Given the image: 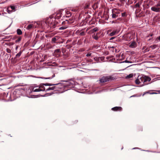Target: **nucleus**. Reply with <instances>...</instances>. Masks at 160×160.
Masks as SVG:
<instances>
[{
	"instance_id": "37",
	"label": "nucleus",
	"mask_w": 160,
	"mask_h": 160,
	"mask_svg": "<svg viewBox=\"0 0 160 160\" xmlns=\"http://www.w3.org/2000/svg\"><path fill=\"white\" fill-rule=\"evenodd\" d=\"M118 20L121 21L122 20V19L120 18H118L116 20L117 21Z\"/></svg>"
},
{
	"instance_id": "11",
	"label": "nucleus",
	"mask_w": 160,
	"mask_h": 160,
	"mask_svg": "<svg viewBox=\"0 0 160 160\" xmlns=\"http://www.w3.org/2000/svg\"><path fill=\"white\" fill-rule=\"evenodd\" d=\"M112 18H116L117 17H118V15H116V13H114L112 12Z\"/></svg>"
},
{
	"instance_id": "16",
	"label": "nucleus",
	"mask_w": 160,
	"mask_h": 160,
	"mask_svg": "<svg viewBox=\"0 0 160 160\" xmlns=\"http://www.w3.org/2000/svg\"><path fill=\"white\" fill-rule=\"evenodd\" d=\"M17 33L18 35H20L22 34V31L19 29H18L17 30Z\"/></svg>"
},
{
	"instance_id": "15",
	"label": "nucleus",
	"mask_w": 160,
	"mask_h": 160,
	"mask_svg": "<svg viewBox=\"0 0 160 160\" xmlns=\"http://www.w3.org/2000/svg\"><path fill=\"white\" fill-rule=\"evenodd\" d=\"M33 27L32 24H29L27 27L26 28L27 29L30 30Z\"/></svg>"
},
{
	"instance_id": "7",
	"label": "nucleus",
	"mask_w": 160,
	"mask_h": 160,
	"mask_svg": "<svg viewBox=\"0 0 160 160\" xmlns=\"http://www.w3.org/2000/svg\"><path fill=\"white\" fill-rule=\"evenodd\" d=\"M16 7L14 5L11 6L10 7H9L7 8L8 12V13H11L10 9H11L12 10L15 11V10Z\"/></svg>"
},
{
	"instance_id": "21",
	"label": "nucleus",
	"mask_w": 160,
	"mask_h": 160,
	"mask_svg": "<svg viewBox=\"0 0 160 160\" xmlns=\"http://www.w3.org/2000/svg\"><path fill=\"white\" fill-rule=\"evenodd\" d=\"M68 20H66V21H64L62 22V24H65V25H67L68 23Z\"/></svg>"
},
{
	"instance_id": "19",
	"label": "nucleus",
	"mask_w": 160,
	"mask_h": 160,
	"mask_svg": "<svg viewBox=\"0 0 160 160\" xmlns=\"http://www.w3.org/2000/svg\"><path fill=\"white\" fill-rule=\"evenodd\" d=\"M21 53L22 52L20 51L16 55V58L19 57L21 56Z\"/></svg>"
},
{
	"instance_id": "1",
	"label": "nucleus",
	"mask_w": 160,
	"mask_h": 160,
	"mask_svg": "<svg viewBox=\"0 0 160 160\" xmlns=\"http://www.w3.org/2000/svg\"><path fill=\"white\" fill-rule=\"evenodd\" d=\"M151 80V78L148 76L141 77L138 76L135 80L136 84H141V86L147 85L149 83V82Z\"/></svg>"
},
{
	"instance_id": "40",
	"label": "nucleus",
	"mask_w": 160,
	"mask_h": 160,
	"mask_svg": "<svg viewBox=\"0 0 160 160\" xmlns=\"http://www.w3.org/2000/svg\"><path fill=\"white\" fill-rule=\"evenodd\" d=\"M152 34H151V35H150V36H152Z\"/></svg>"
},
{
	"instance_id": "29",
	"label": "nucleus",
	"mask_w": 160,
	"mask_h": 160,
	"mask_svg": "<svg viewBox=\"0 0 160 160\" xmlns=\"http://www.w3.org/2000/svg\"><path fill=\"white\" fill-rule=\"evenodd\" d=\"M92 54V53L89 52L86 55V56L87 57L90 56H91Z\"/></svg>"
},
{
	"instance_id": "6",
	"label": "nucleus",
	"mask_w": 160,
	"mask_h": 160,
	"mask_svg": "<svg viewBox=\"0 0 160 160\" xmlns=\"http://www.w3.org/2000/svg\"><path fill=\"white\" fill-rule=\"evenodd\" d=\"M151 10L153 11L156 12H160V8L157 7L155 6L151 7Z\"/></svg>"
},
{
	"instance_id": "9",
	"label": "nucleus",
	"mask_w": 160,
	"mask_h": 160,
	"mask_svg": "<svg viewBox=\"0 0 160 160\" xmlns=\"http://www.w3.org/2000/svg\"><path fill=\"white\" fill-rule=\"evenodd\" d=\"M136 46V43L135 42H132L129 45V47L131 48H134Z\"/></svg>"
},
{
	"instance_id": "22",
	"label": "nucleus",
	"mask_w": 160,
	"mask_h": 160,
	"mask_svg": "<svg viewBox=\"0 0 160 160\" xmlns=\"http://www.w3.org/2000/svg\"><path fill=\"white\" fill-rule=\"evenodd\" d=\"M21 40V37H19V38L17 39V40H16L15 42H17H17H19Z\"/></svg>"
},
{
	"instance_id": "13",
	"label": "nucleus",
	"mask_w": 160,
	"mask_h": 160,
	"mask_svg": "<svg viewBox=\"0 0 160 160\" xmlns=\"http://www.w3.org/2000/svg\"><path fill=\"white\" fill-rule=\"evenodd\" d=\"M98 33H97L96 34H94L92 35V37L95 40H97L98 39V37L97 36Z\"/></svg>"
},
{
	"instance_id": "25",
	"label": "nucleus",
	"mask_w": 160,
	"mask_h": 160,
	"mask_svg": "<svg viewBox=\"0 0 160 160\" xmlns=\"http://www.w3.org/2000/svg\"><path fill=\"white\" fill-rule=\"evenodd\" d=\"M155 41L157 42H158V41H160V36L157 37L156 38Z\"/></svg>"
},
{
	"instance_id": "3",
	"label": "nucleus",
	"mask_w": 160,
	"mask_h": 160,
	"mask_svg": "<svg viewBox=\"0 0 160 160\" xmlns=\"http://www.w3.org/2000/svg\"><path fill=\"white\" fill-rule=\"evenodd\" d=\"M114 79V78L111 76H103L100 79L99 81L101 83H104L110 80H112Z\"/></svg>"
},
{
	"instance_id": "39",
	"label": "nucleus",
	"mask_w": 160,
	"mask_h": 160,
	"mask_svg": "<svg viewBox=\"0 0 160 160\" xmlns=\"http://www.w3.org/2000/svg\"><path fill=\"white\" fill-rule=\"evenodd\" d=\"M18 46H17V47H16V50H17V49H18Z\"/></svg>"
},
{
	"instance_id": "41",
	"label": "nucleus",
	"mask_w": 160,
	"mask_h": 160,
	"mask_svg": "<svg viewBox=\"0 0 160 160\" xmlns=\"http://www.w3.org/2000/svg\"><path fill=\"white\" fill-rule=\"evenodd\" d=\"M69 42V41L68 40L67 41V42Z\"/></svg>"
},
{
	"instance_id": "26",
	"label": "nucleus",
	"mask_w": 160,
	"mask_h": 160,
	"mask_svg": "<svg viewBox=\"0 0 160 160\" xmlns=\"http://www.w3.org/2000/svg\"><path fill=\"white\" fill-rule=\"evenodd\" d=\"M140 4L139 2L137 3L135 5V7L136 8H139L140 7Z\"/></svg>"
},
{
	"instance_id": "31",
	"label": "nucleus",
	"mask_w": 160,
	"mask_h": 160,
	"mask_svg": "<svg viewBox=\"0 0 160 160\" xmlns=\"http://www.w3.org/2000/svg\"><path fill=\"white\" fill-rule=\"evenodd\" d=\"M112 12H113L114 13H116V15H118L120 14V12L119 11H113Z\"/></svg>"
},
{
	"instance_id": "43",
	"label": "nucleus",
	"mask_w": 160,
	"mask_h": 160,
	"mask_svg": "<svg viewBox=\"0 0 160 160\" xmlns=\"http://www.w3.org/2000/svg\"><path fill=\"white\" fill-rule=\"evenodd\" d=\"M122 1H124L125 0H121Z\"/></svg>"
},
{
	"instance_id": "17",
	"label": "nucleus",
	"mask_w": 160,
	"mask_h": 160,
	"mask_svg": "<svg viewBox=\"0 0 160 160\" xmlns=\"http://www.w3.org/2000/svg\"><path fill=\"white\" fill-rule=\"evenodd\" d=\"M98 28L97 27H96L92 30V32H94L98 31Z\"/></svg>"
},
{
	"instance_id": "36",
	"label": "nucleus",
	"mask_w": 160,
	"mask_h": 160,
	"mask_svg": "<svg viewBox=\"0 0 160 160\" xmlns=\"http://www.w3.org/2000/svg\"><path fill=\"white\" fill-rule=\"evenodd\" d=\"M55 51L57 52H60V50L59 49H57L55 50Z\"/></svg>"
},
{
	"instance_id": "23",
	"label": "nucleus",
	"mask_w": 160,
	"mask_h": 160,
	"mask_svg": "<svg viewBox=\"0 0 160 160\" xmlns=\"http://www.w3.org/2000/svg\"><path fill=\"white\" fill-rule=\"evenodd\" d=\"M133 76V74H129L127 76V78H130L132 77Z\"/></svg>"
},
{
	"instance_id": "28",
	"label": "nucleus",
	"mask_w": 160,
	"mask_h": 160,
	"mask_svg": "<svg viewBox=\"0 0 160 160\" xmlns=\"http://www.w3.org/2000/svg\"><path fill=\"white\" fill-rule=\"evenodd\" d=\"M74 84V82L73 81H72L71 82H69V83H68V84L69 86H71V85H73Z\"/></svg>"
},
{
	"instance_id": "12",
	"label": "nucleus",
	"mask_w": 160,
	"mask_h": 160,
	"mask_svg": "<svg viewBox=\"0 0 160 160\" xmlns=\"http://www.w3.org/2000/svg\"><path fill=\"white\" fill-rule=\"evenodd\" d=\"M68 27V25H66L64 26H63L60 27L59 28V30H64V29H65L67 28Z\"/></svg>"
},
{
	"instance_id": "27",
	"label": "nucleus",
	"mask_w": 160,
	"mask_h": 160,
	"mask_svg": "<svg viewBox=\"0 0 160 160\" xmlns=\"http://www.w3.org/2000/svg\"><path fill=\"white\" fill-rule=\"evenodd\" d=\"M7 52L8 53H10L11 52V51L10 49L9 48L7 49Z\"/></svg>"
},
{
	"instance_id": "38",
	"label": "nucleus",
	"mask_w": 160,
	"mask_h": 160,
	"mask_svg": "<svg viewBox=\"0 0 160 160\" xmlns=\"http://www.w3.org/2000/svg\"><path fill=\"white\" fill-rule=\"evenodd\" d=\"M115 38V37H112L110 38V40H112Z\"/></svg>"
},
{
	"instance_id": "14",
	"label": "nucleus",
	"mask_w": 160,
	"mask_h": 160,
	"mask_svg": "<svg viewBox=\"0 0 160 160\" xmlns=\"http://www.w3.org/2000/svg\"><path fill=\"white\" fill-rule=\"evenodd\" d=\"M58 37L56 36L55 37L52 38V42L53 43H55L56 42L57 40Z\"/></svg>"
},
{
	"instance_id": "10",
	"label": "nucleus",
	"mask_w": 160,
	"mask_h": 160,
	"mask_svg": "<svg viewBox=\"0 0 160 160\" xmlns=\"http://www.w3.org/2000/svg\"><path fill=\"white\" fill-rule=\"evenodd\" d=\"M118 32V31H117V30L116 31H114L110 33L109 35L110 36H113L115 35Z\"/></svg>"
},
{
	"instance_id": "32",
	"label": "nucleus",
	"mask_w": 160,
	"mask_h": 160,
	"mask_svg": "<svg viewBox=\"0 0 160 160\" xmlns=\"http://www.w3.org/2000/svg\"><path fill=\"white\" fill-rule=\"evenodd\" d=\"M67 15H68L67 17H69L71 15V13L70 12H69L68 13H67Z\"/></svg>"
},
{
	"instance_id": "42",
	"label": "nucleus",
	"mask_w": 160,
	"mask_h": 160,
	"mask_svg": "<svg viewBox=\"0 0 160 160\" xmlns=\"http://www.w3.org/2000/svg\"><path fill=\"white\" fill-rule=\"evenodd\" d=\"M151 40V39H148V40Z\"/></svg>"
},
{
	"instance_id": "18",
	"label": "nucleus",
	"mask_w": 160,
	"mask_h": 160,
	"mask_svg": "<svg viewBox=\"0 0 160 160\" xmlns=\"http://www.w3.org/2000/svg\"><path fill=\"white\" fill-rule=\"evenodd\" d=\"M157 47V45H151L150 46V48H152V49H154L155 48Z\"/></svg>"
},
{
	"instance_id": "24",
	"label": "nucleus",
	"mask_w": 160,
	"mask_h": 160,
	"mask_svg": "<svg viewBox=\"0 0 160 160\" xmlns=\"http://www.w3.org/2000/svg\"><path fill=\"white\" fill-rule=\"evenodd\" d=\"M127 16V14L125 12L122 13V17H125Z\"/></svg>"
},
{
	"instance_id": "35",
	"label": "nucleus",
	"mask_w": 160,
	"mask_h": 160,
	"mask_svg": "<svg viewBox=\"0 0 160 160\" xmlns=\"http://www.w3.org/2000/svg\"><path fill=\"white\" fill-rule=\"evenodd\" d=\"M123 62H125L126 63H132L131 62H129L128 60H125V61Z\"/></svg>"
},
{
	"instance_id": "2",
	"label": "nucleus",
	"mask_w": 160,
	"mask_h": 160,
	"mask_svg": "<svg viewBox=\"0 0 160 160\" xmlns=\"http://www.w3.org/2000/svg\"><path fill=\"white\" fill-rule=\"evenodd\" d=\"M44 84L42 85H41L39 87H34L31 91V93L33 92H38L40 91H48L49 90H54L55 91V89L57 88L54 86H52L51 87H49L48 88H46L44 87Z\"/></svg>"
},
{
	"instance_id": "4",
	"label": "nucleus",
	"mask_w": 160,
	"mask_h": 160,
	"mask_svg": "<svg viewBox=\"0 0 160 160\" xmlns=\"http://www.w3.org/2000/svg\"><path fill=\"white\" fill-rule=\"evenodd\" d=\"M55 18H51L50 17L48 18L46 21V23L50 27H51L54 25V21Z\"/></svg>"
},
{
	"instance_id": "20",
	"label": "nucleus",
	"mask_w": 160,
	"mask_h": 160,
	"mask_svg": "<svg viewBox=\"0 0 160 160\" xmlns=\"http://www.w3.org/2000/svg\"><path fill=\"white\" fill-rule=\"evenodd\" d=\"M79 32H78V33ZM79 34L81 36H84L85 35V33L83 31H82L81 32H80L79 33Z\"/></svg>"
},
{
	"instance_id": "5",
	"label": "nucleus",
	"mask_w": 160,
	"mask_h": 160,
	"mask_svg": "<svg viewBox=\"0 0 160 160\" xmlns=\"http://www.w3.org/2000/svg\"><path fill=\"white\" fill-rule=\"evenodd\" d=\"M45 86H52V85H55L54 87L57 88L55 89V91H58V89L61 88V86H62V85L61 83H58L55 84H52L51 83H46L44 84Z\"/></svg>"
},
{
	"instance_id": "8",
	"label": "nucleus",
	"mask_w": 160,
	"mask_h": 160,
	"mask_svg": "<svg viewBox=\"0 0 160 160\" xmlns=\"http://www.w3.org/2000/svg\"><path fill=\"white\" fill-rule=\"evenodd\" d=\"M122 108L120 107H116L112 108V109L114 111H121Z\"/></svg>"
},
{
	"instance_id": "34",
	"label": "nucleus",
	"mask_w": 160,
	"mask_h": 160,
	"mask_svg": "<svg viewBox=\"0 0 160 160\" xmlns=\"http://www.w3.org/2000/svg\"><path fill=\"white\" fill-rule=\"evenodd\" d=\"M117 23V20H115V21H112V23ZM117 23H119L118 22H117Z\"/></svg>"
},
{
	"instance_id": "33",
	"label": "nucleus",
	"mask_w": 160,
	"mask_h": 160,
	"mask_svg": "<svg viewBox=\"0 0 160 160\" xmlns=\"http://www.w3.org/2000/svg\"><path fill=\"white\" fill-rule=\"evenodd\" d=\"M155 6L157 7H160V3H158L156 5H155Z\"/></svg>"
},
{
	"instance_id": "30",
	"label": "nucleus",
	"mask_w": 160,
	"mask_h": 160,
	"mask_svg": "<svg viewBox=\"0 0 160 160\" xmlns=\"http://www.w3.org/2000/svg\"><path fill=\"white\" fill-rule=\"evenodd\" d=\"M55 76V75L54 74H53V75H52V77H49V78H46V79H52V78L54 77Z\"/></svg>"
}]
</instances>
